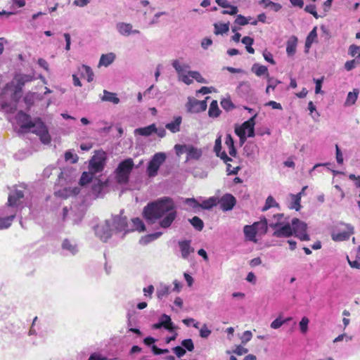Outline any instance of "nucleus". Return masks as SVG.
Here are the masks:
<instances>
[{
	"mask_svg": "<svg viewBox=\"0 0 360 360\" xmlns=\"http://www.w3.org/2000/svg\"><path fill=\"white\" fill-rule=\"evenodd\" d=\"M156 131L155 124H151L145 127H140V128L136 129L134 130V134L140 135L142 136H149L152 134H153L154 131Z\"/></svg>",
	"mask_w": 360,
	"mask_h": 360,
	"instance_id": "aec40b11",
	"label": "nucleus"
},
{
	"mask_svg": "<svg viewBox=\"0 0 360 360\" xmlns=\"http://www.w3.org/2000/svg\"><path fill=\"white\" fill-rule=\"evenodd\" d=\"M15 217V214L6 217H0V229L8 228Z\"/></svg>",
	"mask_w": 360,
	"mask_h": 360,
	"instance_id": "f704fd0d",
	"label": "nucleus"
},
{
	"mask_svg": "<svg viewBox=\"0 0 360 360\" xmlns=\"http://www.w3.org/2000/svg\"><path fill=\"white\" fill-rule=\"evenodd\" d=\"M252 337V334L251 333V331L250 330H246L243 333V336H242V343L243 344H245L247 343L248 342H249L251 338Z\"/></svg>",
	"mask_w": 360,
	"mask_h": 360,
	"instance_id": "338daca9",
	"label": "nucleus"
},
{
	"mask_svg": "<svg viewBox=\"0 0 360 360\" xmlns=\"http://www.w3.org/2000/svg\"><path fill=\"white\" fill-rule=\"evenodd\" d=\"M225 144L229 149V153L231 156L236 155V150L234 146V141L231 134H228L226 136Z\"/></svg>",
	"mask_w": 360,
	"mask_h": 360,
	"instance_id": "c756f323",
	"label": "nucleus"
},
{
	"mask_svg": "<svg viewBox=\"0 0 360 360\" xmlns=\"http://www.w3.org/2000/svg\"><path fill=\"white\" fill-rule=\"evenodd\" d=\"M254 226H255L257 229V233L259 234H264L267 231L268 224L267 220L266 218H264L259 221L255 222Z\"/></svg>",
	"mask_w": 360,
	"mask_h": 360,
	"instance_id": "7c9ffc66",
	"label": "nucleus"
},
{
	"mask_svg": "<svg viewBox=\"0 0 360 360\" xmlns=\"http://www.w3.org/2000/svg\"><path fill=\"white\" fill-rule=\"evenodd\" d=\"M166 158V154L162 152L157 153L153 156L146 169L148 176L153 177L158 174L160 166L165 162Z\"/></svg>",
	"mask_w": 360,
	"mask_h": 360,
	"instance_id": "20e7f679",
	"label": "nucleus"
},
{
	"mask_svg": "<svg viewBox=\"0 0 360 360\" xmlns=\"http://www.w3.org/2000/svg\"><path fill=\"white\" fill-rule=\"evenodd\" d=\"M188 75L193 79H195L199 83H207L206 79L198 71H188Z\"/></svg>",
	"mask_w": 360,
	"mask_h": 360,
	"instance_id": "a19ab883",
	"label": "nucleus"
},
{
	"mask_svg": "<svg viewBox=\"0 0 360 360\" xmlns=\"http://www.w3.org/2000/svg\"><path fill=\"white\" fill-rule=\"evenodd\" d=\"M264 8H269L275 12H278L281 9L282 6L280 4L275 3L273 1H268L267 5H264Z\"/></svg>",
	"mask_w": 360,
	"mask_h": 360,
	"instance_id": "3c124183",
	"label": "nucleus"
},
{
	"mask_svg": "<svg viewBox=\"0 0 360 360\" xmlns=\"http://www.w3.org/2000/svg\"><path fill=\"white\" fill-rule=\"evenodd\" d=\"M221 114V110L219 108L217 101L213 100L208 110V115L210 117L216 118L218 117Z\"/></svg>",
	"mask_w": 360,
	"mask_h": 360,
	"instance_id": "a878e982",
	"label": "nucleus"
},
{
	"mask_svg": "<svg viewBox=\"0 0 360 360\" xmlns=\"http://www.w3.org/2000/svg\"><path fill=\"white\" fill-rule=\"evenodd\" d=\"M134 167V163L131 158H127L120 162L115 172L117 182L119 184H127Z\"/></svg>",
	"mask_w": 360,
	"mask_h": 360,
	"instance_id": "f03ea898",
	"label": "nucleus"
},
{
	"mask_svg": "<svg viewBox=\"0 0 360 360\" xmlns=\"http://www.w3.org/2000/svg\"><path fill=\"white\" fill-rule=\"evenodd\" d=\"M292 235L298 238L300 240L308 241L309 240V236L307 233V224L300 221L297 218L292 219Z\"/></svg>",
	"mask_w": 360,
	"mask_h": 360,
	"instance_id": "0eeeda50",
	"label": "nucleus"
},
{
	"mask_svg": "<svg viewBox=\"0 0 360 360\" xmlns=\"http://www.w3.org/2000/svg\"><path fill=\"white\" fill-rule=\"evenodd\" d=\"M347 230L339 232V233H332V239L335 241H343L348 240L351 235L354 233V227L350 224L346 225Z\"/></svg>",
	"mask_w": 360,
	"mask_h": 360,
	"instance_id": "4468645a",
	"label": "nucleus"
},
{
	"mask_svg": "<svg viewBox=\"0 0 360 360\" xmlns=\"http://www.w3.org/2000/svg\"><path fill=\"white\" fill-rule=\"evenodd\" d=\"M235 23L243 26L248 25L249 23V21L247 19V18L240 14L237 15L235 20Z\"/></svg>",
	"mask_w": 360,
	"mask_h": 360,
	"instance_id": "864d4df0",
	"label": "nucleus"
},
{
	"mask_svg": "<svg viewBox=\"0 0 360 360\" xmlns=\"http://www.w3.org/2000/svg\"><path fill=\"white\" fill-rule=\"evenodd\" d=\"M202 150L201 149L197 148L192 145H188L187 151H186V161L189 160H198L202 156Z\"/></svg>",
	"mask_w": 360,
	"mask_h": 360,
	"instance_id": "6ab92c4d",
	"label": "nucleus"
},
{
	"mask_svg": "<svg viewBox=\"0 0 360 360\" xmlns=\"http://www.w3.org/2000/svg\"><path fill=\"white\" fill-rule=\"evenodd\" d=\"M65 160L66 161L70 160L72 163H76L77 162L78 158L77 155H74L70 151H66L65 153Z\"/></svg>",
	"mask_w": 360,
	"mask_h": 360,
	"instance_id": "6e6d98bb",
	"label": "nucleus"
},
{
	"mask_svg": "<svg viewBox=\"0 0 360 360\" xmlns=\"http://www.w3.org/2000/svg\"><path fill=\"white\" fill-rule=\"evenodd\" d=\"M160 321L162 323V326L165 328L166 330L169 331H173L174 327L173 326V323L172 322L171 318L169 316L164 314L160 317Z\"/></svg>",
	"mask_w": 360,
	"mask_h": 360,
	"instance_id": "c85d7f7f",
	"label": "nucleus"
},
{
	"mask_svg": "<svg viewBox=\"0 0 360 360\" xmlns=\"http://www.w3.org/2000/svg\"><path fill=\"white\" fill-rule=\"evenodd\" d=\"M101 99L103 101L111 102L114 104H117L120 102V99L115 93L110 92L107 90L103 91V96Z\"/></svg>",
	"mask_w": 360,
	"mask_h": 360,
	"instance_id": "bb28decb",
	"label": "nucleus"
},
{
	"mask_svg": "<svg viewBox=\"0 0 360 360\" xmlns=\"http://www.w3.org/2000/svg\"><path fill=\"white\" fill-rule=\"evenodd\" d=\"M191 243L190 240L179 241L181 257L185 259H188L189 255L194 252V248L191 247Z\"/></svg>",
	"mask_w": 360,
	"mask_h": 360,
	"instance_id": "dca6fc26",
	"label": "nucleus"
},
{
	"mask_svg": "<svg viewBox=\"0 0 360 360\" xmlns=\"http://www.w3.org/2000/svg\"><path fill=\"white\" fill-rule=\"evenodd\" d=\"M133 224V230L138 231L139 232L144 231L146 226L143 221L139 218H134L131 220Z\"/></svg>",
	"mask_w": 360,
	"mask_h": 360,
	"instance_id": "e433bc0d",
	"label": "nucleus"
},
{
	"mask_svg": "<svg viewBox=\"0 0 360 360\" xmlns=\"http://www.w3.org/2000/svg\"><path fill=\"white\" fill-rule=\"evenodd\" d=\"M252 71L257 77L265 75L268 82H271L272 81V77L269 76L268 68L265 65L255 63L252 67Z\"/></svg>",
	"mask_w": 360,
	"mask_h": 360,
	"instance_id": "f3484780",
	"label": "nucleus"
},
{
	"mask_svg": "<svg viewBox=\"0 0 360 360\" xmlns=\"http://www.w3.org/2000/svg\"><path fill=\"white\" fill-rule=\"evenodd\" d=\"M152 351L154 354L159 355L162 354H166L169 352L168 349H160L156 345H153L151 347Z\"/></svg>",
	"mask_w": 360,
	"mask_h": 360,
	"instance_id": "052dcab7",
	"label": "nucleus"
},
{
	"mask_svg": "<svg viewBox=\"0 0 360 360\" xmlns=\"http://www.w3.org/2000/svg\"><path fill=\"white\" fill-rule=\"evenodd\" d=\"M210 98L207 96L205 101H198L193 97H189L186 104V110L190 113H199L207 109L206 101Z\"/></svg>",
	"mask_w": 360,
	"mask_h": 360,
	"instance_id": "6e6552de",
	"label": "nucleus"
},
{
	"mask_svg": "<svg viewBox=\"0 0 360 360\" xmlns=\"http://www.w3.org/2000/svg\"><path fill=\"white\" fill-rule=\"evenodd\" d=\"M291 318H288L285 320H281V319L277 318L274 321H273L271 323V328L273 329H278L279 328L283 323H286L287 321H290Z\"/></svg>",
	"mask_w": 360,
	"mask_h": 360,
	"instance_id": "37998d69",
	"label": "nucleus"
},
{
	"mask_svg": "<svg viewBox=\"0 0 360 360\" xmlns=\"http://www.w3.org/2000/svg\"><path fill=\"white\" fill-rule=\"evenodd\" d=\"M82 77H86V79L89 82H92L94 79V72H93L91 68L87 65H82Z\"/></svg>",
	"mask_w": 360,
	"mask_h": 360,
	"instance_id": "c9c22d12",
	"label": "nucleus"
},
{
	"mask_svg": "<svg viewBox=\"0 0 360 360\" xmlns=\"http://www.w3.org/2000/svg\"><path fill=\"white\" fill-rule=\"evenodd\" d=\"M189 221L196 230H202L204 227V223L200 217L195 216L192 219H189Z\"/></svg>",
	"mask_w": 360,
	"mask_h": 360,
	"instance_id": "58836bf2",
	"label": "nucleus"
},
{
	"mask_svg": "<svg viewBox=\"0 0 360 360\" xmlns=\"http://www.w3.org/2000/svg\"><path fill=\"white\" fill-rule=\"evenodd\" d=\"M257 115L250 117L248 120L244 122L241 126L236 127L235 133L240 138L241 142L246 140L245 131L248 130V137L255 136V119Z\"/></svg>",
	"mask_w": 360,
	"mask_h": 360,
	"instance_id": "7ed1b4c3",
	"label": "nucleus"
},
{
	"mask_svg": "<svg viewBox=\"0 0 360 360\" xmlns=\"http://www.w3.org/2000/svg\"><path fill=\"white\" fill-rule=\"evenodd\" d=\"M270 228L274 229L273 236L276 238H289L292 236V229L289 223L271 222Z\"/></svg>",
	"mask_w": 360,
	"mask_h": 360,
	"instance_id": "423d86ee",
	"label": "nucleus"
},
{
	"mask_svg": "<svg viewBox=\"0 0 360 360\" xmlns=\"http://www.w3.org/2000/svg\"><path fill=\"white\" fill-rule=\"evenodd\" d=\"M105 153L101 152L94 155L89 163V167L94 172H99L103 171L105 162Z\"/></svg>",
	"mask_w": 360,
	"mask_h": 360,
	"instance_id": "9d476101",
	"label": "nucleus"
},
{
	"mask_svg": "<svg viewBox=\"0 0 360 360\" xmlns=\"http://www.w3.org/2000/svg\"><path fill=\"white\" fill-rule=\"evenodd\" d=\"M360 53V46H358L356 45H354V44H352L349 46V53L351 56L354 57L355 56L356 54L359 55V53Z\"/></svg>",
	"mask_w": 360,
	"mask_h": 360,
	"instance_id": "13d9d810",
	"label": "nucleus"
},
{
	"mask_svg": "<svg viewBox=\"0 0 360 360\" xmlns=\"http://www.w3.org/2000/svg\"><path fill=\"white\" fill-rule=\"evenodd\" d=\"M297 44V38L292 36L286 43V53L288 56H292L296 53V48Z\"/></svg>",
	"mask_w": 360,
	"mask_h": 360,
	"instance_id": "4be33fe9",
	"label": "nucleus"
},
{
	"mask_svg": "<svg viewBox=\"0 0 360 360\" xmlns=\"http://www.w3.org/2000/svg\"><path fill=\"white\" fill-rule=\"evenodd\" d=\"M294 201H293V205L290 207L291 209H295L297 211H298L300 207V193L297 195H292Z\"/></svg>",
	"mask_w": 360,
	"mask_h": 360,
	"instance_id": "603ef678",
	"label": "nucleus"
},
{
	"mask_svg": "<svg viewBox=\"0 0 360 360\" xmlns=\"http://www.w3.org/2000/svg\"><path fill=\"white\" fill-rule=\"evenodd\" d=\"M182 122V117L181 116H176L174 117L173 122L166 124L165 128L169 130L172 133H176L180 131V125Z\"/></svg>",
	"mask_w": 360,
	"mask_h": 360,
	"instance_id": "5701e85b",
	"label": "nucleus"
},
{
	"mask_svg": "<svg viewBox=\"0 0 360 360\" xmlns=\"http://www.w3.org/2000/svg\"><path fill=\"white\" fill-rule=\"evenodd\" d=\"M117 29L120 34L124 36H129V34H138L139 31L137 30H132V25L130 23L119 22L117 24Z\"/></svg>",
	"mask_w": 360,
	"mask_h": 360,
	"instance_id": "a211bd4d",
	"label": "nucleus"
},
{
	"mask_svg": "<svg viewBox=\"0 0 360 360\" xmlns=\"http://www.w3.org/2000/svg\"><path fill=\"white\" fill-rule=\"evenodd\" d=\"M221 107L226 110H230L234 108V105L230 98H224L221 101Z\"/></svg>",
	"mask_w": 360,
	"mask_h": 360,
	"instance_id": "c03bdc74",
	"label": "nucleus"
},
{
	"mask_svg": "<svg viewBox=\"0 0 360 360\" xmlns=\"http://www.w3.org/2000/svg\"><path fill=\"white\" fill-rule=\"evenodd\" d=\"M228 8H229V10H224L222 11V14L224 15H236L238 11V7L237 6H232V5H230L229 7H228Z\"/></svg>",
	"mask_w": 360,
	"mask_h": 360,
	"instance_id": "4d7b16f0",
	"label": "nucleus"
},
{
	"mask_svg": "<svg viewBox=\"0 0 360 360\" xmlns=\"http://www.w3.org/2000/svg\"><path fill=\"white\" fill-rule=\"evenodd\" d=\"M226 166H227V174L229 175H232V174H237L240 168L239 167H232L231 165L227 162L226 163Z\"/></svg>",
	"mask_w": 360,
	"mask_h": 360,
	"instance_id": "69168bd1",
	"label": "nucleus"
},
{
	"mask_svg": "<svg viewBox=\"0 0 360 360\" xmlns=\"http://www.w3.org/2000/svg\"><path fill=\"white\" fill-rule=\"evenodd\" d=\"M304 11L313 15L315 18L317 19L319 18V15L316 11V6L314 4L307 5L304 8Z\"/></svg>",
	"mask_w": 360,
	"mask_h": 360,
	"instance_id": "8fccbe9b",
	"label": "nucleus"
},
{
	"mask_svg": "<svg viewBox=\"0 0 360 360\" xmlns=\"http://www.w3.org/2000/svg\"><path fill=\"white\" fill-rule=\"evenodd\" d=\"M272 207H278V204L275 201L274 198L269 195L265 202V205L262 209L263 212L266 211Z\"/></svg>",
	"mask_w": 360,
	"mask_h": 360,
	"instance_id": "ea45409f",
	"label": "nucleus"
},
{
	"mask_svg": "<svg viewBox=\"0 0 360 360\" xmlns=\"http://www.w3.org/2000/svg\"><path fill=\"white\" fill-rule=\"evenodd\" d=\"M172 66L179 75H183L189 69V65L186 64H181L178 60H174L172 62Z\"/></svg>",
	"mask_w": 360,
	"mask_h": 360,
	"instance_id": "72a5a7b5",
	"label": "nucleus"
},
{
	"mask_svg": "<svg viewBox=\"0 0 360 360\" xmlns=\"http://www.w3.org/2000/svg\"><path fill=\"white\" fill-rule=\"evenodd\" d=\"M33 77L28 75H18L15 77V80L18 83L20 91H22V86L25 83L32 81Z\"/></svg>",
	"mask_w": 360,
	"mask_h": 360,
	"instance_id": "cd10ccee",
	"label": "nucleus"
},
{
	"mask_svg": "<svg viewBox=\"0 0 360 360\" xmlns=\"http://www.w3.org/2000/svg\"><path fill=\"white\" fill-rule=\"evenodd\" d=\"M309 319L304 316L300 322V330L302 333H306L308 328Z\"/></svg>",
	"mask_w": 360,
	"mask_h": 360,
	"instance_id": "5fc2aeb1",
	"label": "nucleus"
},
{
	"mask_svg": "<svg viewBox=\"0 0 360 360\" xmlns=\"http://www.w3.org/2000/svg\"><path fill=\"white\" fill-rule=\"evenodd\" d=\"M243 232L246 238L248 240L255 243L257 242L256 235L257 234V233L255 226H254V224L251 226L245 225L243 229Z\"/></svg>",
	"mask_w": 360,
	"mask_h": 360,
	"instance_id": "412c9836",
	"label": "nucleus"
},
{
	"mask_svg": "<svg viewBox=\"0 0 360 360\" xmlns=\"http://www.w3.org/2000/svg\"><path fill=\"white\" fill-rule=\"evenodd\" d=\"M186 202H191L194 207L200 206L202 209L210 210L218 204V198L211 197L207 200H203L200 205L194 198H187Z\"/></svg>",
	"mask_w": 360,
	"mask_h": 360,
	"instance_id": "f8f14e48",
	"label": "nucleus"
},
{
	"mask_svg": "<svg viewBox=\"0 0 360 360\" xmlns=\"http://www.w3.org/2000/svg\"><path fill=\"white\" fill-rule=\"evenodd\" d=\"M188 145L176 144L174 150L177 156H181L183 153H186Z\"/></svg>",
	"mask_w": 360,
	"mask_h": 360,
	"instance_id": "a18cd8bd",
	"label": "nucleus"
},
{
	"mask_svg": "<svg viewBox=\"0 0 360 360\" xmlns=\"http://www.w3.org/2000/svg\"><path fill=\"white\" fill-rule=\"evenodd\" d=\"M214 34L216 35L223 34L229 30V22L227 23H214Z\"/></svg>",
	"mask_w": 360,
	"mask_h": 360,
	"instance_id": "473e14b6",
	"label": "nucleus"
},
{
	"mask_svg": "<svg viewBox=\"0 0 360 360\" xmlns=\"http://www.w3.org/2000/svg\"><path fill=\"white\" fill-rule=\"evenodd\" d=\"M93 174L86 172H84L81 176L79 179V184L81 186H84L92 180Z\"/></svg>",
	"mask_w": 360,
	"mask_h": 360,
	"instance_id": "79ce46f5",
	"label": "nucleus"
},
{
	"mask_svg": "<svg viewBox=\"0 0 360 360\" xmlns=\"http://www.w3.org/2000/svg\"><path fill=\"white\" fill-rule=\"evenodd\" d=\"M34 129L31 131L39 136L43 143L49 144L51 142V139L44 122L41 118L37 117L34 119Z\"/></svg>",
	"mask_w": 360,
	"mask_h": 360,
	"instance_id": "39448f33",
	"label": "nucleus"
},
{
	"mask_svg": "<svg viewBox=\"0 0 360 360\" xmlns=\"http://www.w3.org/2000/svg\"><path fill=\"white\" fill-rule=\"evenodd\" d=\"M115 59V55L113 53H109L107 54H103L101 56L98 65H103L108 67L110 65Z\"/></svg>",
	"mask_w": 360,
	"mask_h": 360,
	"instance_id": "393cba45",
	"label": "nucleus"
},
{
	"mask_svg": "<svg viewBox=\"0 0 360 360\" xmlns=\"http://www.w3.org/2000/svg\"><path fill=\"white\" fill-rule=\"evenodd\" d=\"M218 203L220 205L221 209L224 211L231 210L236 204V198L229 193L224 195L219 200L218 199Z\"/></svg>",
	"mask_w": 360,
	"mask_h": 360,
	"instance_id": "9b49d317",
	"label": "nucleus"
},
{
	"mask_svg": "<svg viewBox=\"0 0 360 360\" xmlns=\"http://www.w3.org/2000/svg\"><path fill=\"white\" fill-rule=\"evenodd\" d=\"M144 217L151 222L160 219L161 228H169L177 217L174 200L169 197H163L148 203L143 209Z\"/></svg>",
	"mask_w": 360,
	"mask_h": 360,
	"instance_id": "f257e3e1",
	"label": "nucleus"
},
{
	"mask_svg": "<svg viewBox=\"0 0 360 360\" xmlns=\"http://www.w3.org/2000/svg\"><path fill=\"white\" fill-rule=\"evenodd\" d=\"M23 198L24 193L22 191L15 190L8 196V205L10 207L19 205Z\"/></svg>",
	"mask_w": 360,
	"mask_h": 360,
	"instance_id": "2eb2a0df",
	"label": "nucleus"
},
{
	"mask_svg": "<svg viewBox=\"0 0 360 360\" xmlns=\"http://www.w3.org/2000/svg\"><path fill=\"white\" fill-rule=\"evenodd\" d=\"M62 246L63 249L68 250L72 253H74L76 251L75 245L72 244L71 242L68 239L63 240Z\"/></svg>",
	"mask_w": 360,
	"mask_h": 360,
	"instance_id": "49530a36",
	"label": "nucleus"
},
{
	"mask_svg": "<svg viewBox=\"0 0 360 360\" xmlns=\"http://www.w3.org/2000/svg\"><path fill=\"white\" fill-rule=\"evenodd\" d=\"M280 81L277 80V79H274L272 78V81L271 82H268L269 84L267 85L266 88V93L267 94H269V91L270 89H272V90H274L275 88L276 87V86L280 84Z\"/></svg>",
	"mask_w": 360,
	"mask_h": 360,
	"instance_id": "bf43d9fd",
	"label": "nucleus"
},
{
	"mask_svg": "<svg viewBox=\"0 0 360 360\" xmlns=\"http://www.w3.org/2000/svg\"><path fill=\"white\" fill-rule=\"evenodd\" d=\"M359 93V91L357 89H354L352 92H349L345 105L347 106L354 105L357 100Z\"/></svg>",
	"mask_w": 360,
	"mask_h": 360,
	"instance_id": "2f4dec72",
	"label": "nucleus"
},
{
	"mask_svg": "<svg viewBox=\"0 0 360 360\" xmlns=\"http://www.w3.org/2000/svg\"><path fill=\"white\" fill-rule=\"evenodd\" d=\"M212 331L210 330L206 324H203L200 330V336L202 338H207L210 336Z\"/></svg>",
	"mask_w": 360,
	"mask_h": 360,
	"instance_id": "09e8293b",
	"label": "nucleus"
},
{
	"mask_svg": "<svg viewBox=\"0 0 360 360\" xmlns=\"http://www.w3.org/2000/svg\"><path fill=\"white\" fill-rule=\"evenodd\" d=\"M80 189L78 187L75 188H65L62 190H60L58 193L59 196L63 198H68L70 196H75L79 194Z\"/></svg>",
	"mask_w": 360,
	"mask_h": 360,
	"instance_id": "b1692460",
	"label": "nucleus"
},
{
	"mask_svg": "<svg viewBox=\"0 0 360 360\" xmlns=\"http://www.w3.org/2000/svg\"><path fill=\"white\" fill-rule=\"evenodd\" d=\"M173 351L179 358L183 356L186 354V349L180 346L174 347Z\"/></svg>",
	"mask_w": 360,
	"mask_h": 360,
	"instance_id": "680f3d73",
	"label": "nucleus"
},
{
	"mask_svg": "<svg viewBox=\"0 0 360 360\" xmlns=\"http://www.w3.org/2000/svg\"><path fill=\"white\" fill-rule=\"evenodd\" d=\"M233 352L238 356L245 354L248 352V349L241 345H238L236 347Z\"/></svg>",
	"mask_w": 360,
	"mask_h": 360,
	"instance_id": "e2e57ef3",
	"label": "nucleus"
},
{
	"mask_svg": "<svg viewBox=\"0 0 360 360\" xmlns=\"http://www.w3.org/2000/svg\"><path fill=\"white\" fill-rule=\"evenodd\" d=\"M214 150L216 153V155H219V153L221 150V136H219L216 140L214 143Z\"/></svg>",
	"mask_w": 360,
	"mask_h": 360,
	"instance_id": "0e129e2a",
	"label": "nucleus"
},
{
	"mask_svg": "<svg viewBox=\"0 0 360 360\" xmlns=\"http://www.w3.org/2000/svg\"><path fill=\"white\" fill-rule=\"evenodd\" d=\"M17 120L20 124V128L22 131L27 132L34 127V121L33 122L32 120L30 115L23 111H19L18 112Z\"/></svg>",
	"mask_w": 360,
	"mask_h": 360,
	"instance_id": "1a4fd4ad",
	"label": "nucleus"
},
{
	"mask_svg": "<svg viewBox=\"0 0 360 360\" xmlns=\"http://www.w3.org/2000/svg\"><path fill=\"white\" fill-rule=\"evenodd\" d=\"M348 263L352 268L360 269V259H356L354 261H351L349 257H347Z\"/></svg>",
	"mask_w": 360,
	"mask_h": 360,
	"instance_id": "774afa93",
	"label": "nucleus"
},
{
	"mask_svg": "<svg viewBox=\"0 0 360 360\" xmlns=\"http://www.w3.org/2000/svg\"><path fill=\"white\" fill-rule=\"evenodd\" d=\"M181 345L189 352H192L194 349L193 340L190 338L184 340L181 342Z\"/></svg>",
	"mask_w": 360,
	"mask_h": 360,
	"instance_id": "de8ad7c7",
	"label": "nucleus"
},
{
	"mask_svg": "<svg viewBox=\"0 0 360 360\" xmlns=\"http://www.w3.org/2000/svg\"><path fill=\"white\" fill-rule=\"evenodd\" d=\"M95 231L97 236L103 242H106L112 236L110 225L107 222L102 225H98Z\"/></svg>",
	"mask_w": 360,
	"mask_h": 360,
	"instance_id": "ddd939ff",
	"label": "nucleus"
},
{
	"mask_svg": "<svg viewBox=\"0 0 360 360\" xmlns=\"http://www.w3.org/2000/svg\"><path fill=\"white\" fill-rule=\"evenodd\" d=\"M317 37V33H316V27H314L313 30L309 32L308 34L306 41H305V47L309 49L311 47L312 43L314 41V40Z\"/></svg>",
	"mask_w": 360,
	"mask_h": 360,
	"instance_id": "4c0bfd02",
	"label": "nucleus"
}]
</instances>
